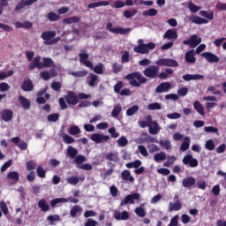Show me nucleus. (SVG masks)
<instances>
[{"mask_svg": "<svg viewBox=\"0 0 226 226\" xmlns=\"http://www.w3.org/2000/svg\"><path fill=\"white\" fill-rule=\"evenodd\" d=\"M156 65H149L143 71V75L147 79H158V73H160V66H171L176 68L179 66L177 61L170 58H161L155 62Z\"/></svg>", "mask_w": 226, "mask_h": 226, "instance_id": "1", "label": "nucleus"}, {"mask_svg": "<svg viewBox=\"0 0 226 226\" xmlns=\"http://www.w3.org/2000/svg\"><path fill=\"white\" fill-rule=\"evenodd\" d=\"M58 103L62 110H66L68 105H77L79 103V97L73 91H68L67 94L58 99Z\"/></svg>", "mask_w": 226, "mask_h": 226, "instance_id": "2", "label": "nucleus"}, {"mask_svg": "<svg viewBox=\"0 0 226 226\" xmlns=\"http://www.w3.org/2000/svg\"><path fill=\"white\" fill-rule=\"evenodd\" d=\"M126 80H129L130 86L132 87H140L142 84L147 82V79L139 72H133L125 76Z\"/></svg>", "mask_w": 226, "mask_h": 226, "instance_id": "3", "label": "nucleus"}, {"mask_svg": "<svg viewBox=\"0 0 226 226\" xmlns=\"http://www.w3.org/2000/svg\"><path fill=\"white\" fill-rule=\"evenodd\" d=\"M138 46L133 48L134 52L137 54H149L150 50H154L156 49V44L154 42H148V43H144L143 39H139L138 41Z\"/></svg>", "mask_w": 226, "mask_h": 226, "instance_id": "4", "label": "nucleus"}, {"mask_svg": "<svg viewBox=\"0 0 226 226\" xmlns=\"http://www.w3.org/2000/svg\"><path fill=\"white\" fill-rule=\"evenodd\" d=\"M135 200H140V193L133 192L125 196V198L121 200L120 206H126V204H135Z\"/></svg>", "mask_w": 226, "mask_h": 226, "instance_id": "5", "label": "nucleus"}, {"mask_svg": "<svg viewBox=\"0 0 226 226\" xmlns=\"http://www.w3.org/2000/svg\"><path fill=\"white\" fill-rule=\"evenodd\" d=\"M202 39L199 38L197 34L192 35L188 40L183 41L184 45H190L191 49H195L198 45H200Z\"/></svg>", "mask_w": 226, "mask_h": 226, "instance_id": "6", "label": "nucleus"}, {"mask_svg": "<svg viewBox=\"0 0 226 226\" xmlns=\"http://www.w3.org/2000/svg\"><path fill=\"white\" fill-rule=\"evenodd\" d=\"M182 162L184 165H189V167H192V169H195V167H199V161L193 158V155L192 154H186L185 156H184Z\"/></svg>", "mask_w": 226, "mask_h": 226, "instance_id": "7", "label": "nucleus"}, {"mask_svg": "<svg viewBox=\"0 0 226 226\" xmlns=\"http://www.w3.org/2000/svg\"><path fill=\"white\" fill-rule=\"evenodd\" d=\"M91 140L95 142V144H102V142H107V140H110V137L109 135L94 133L91 135Z\"/></svg>", "mask_w": 226, "mask_h": 226, "instance_id": "8", "label": "nucleus"}, {"mask_svg": "<svg viewBox=\"0 0 226 226\" xmlns=\"http://www.w3.org/2000/svg\"><path fill=\"white\" fill-rule=\"evenodd\" d=\"M38 0H20L17 5L15 6V11H20V10H24L26 6H31V4H34Z\"/></svg>", "mask_w": 226, "mask_h": 226, "instance_id": "9", "label": "nucleus"}, {"mask_svg": "<svg viewBox=\"0 0 226 226\" xmlns=\"http://www.w3.org/2000/svg\"><path fill=\"white\" fill-rule=\"evenodd\" d=\"M79 63H82L84 66H86L87 68H93V62L87 60L89 59V54L79 53Z\"/></svg>", "mask_w": 226, "mask_h": 226, "instance_id": "10", "label": "nucleus"}, {"mask_svg": "<svg viewBox=\"0 0 226 226\" xmlns=\"http://www.w3.org/2000/svg\"><path fill=\"white\" fill-rule=\"evenodd\" d=\"M113 216L115 218V220H118V221H124V220H128L130 218V214L128 213V211H119V210H115Z\"/></svg>", "mask_w": 226, "mask_h": 226, "instance_id": "11", "label": "nucleus"}, {"mask_svg": "<svg viewBox=\"0 0 226 226\" xmlns=\"http://www.w3.org/2000/svg\"><path fill=\"white\" fill-rule=\"evenodd\" d=\"M208 63H220V57L211 52H204L201 54Z\"/></svg>", "mask_w": 226, "mask_h": 226, "instance_id": "12", "label": "nucleus"}, {"mask_svg": "<svg viewBox=\"0 0 226 226\" xmlns=\"http://www.w3.org/2000/svg\"><path fill=\"white\" fill-rule=\"evenodd\" d=\"M171 86L170 82H162L155 87V93H169Z\"/></svg>", "mask_w": 226, "mask_h": 226, "instance_id": "13", "label": "nucleus"}, {"mask_svg": "<svg viewBox=\"0 0 226 226\" xmlns=\"http://www.w3.org/2000/svg\"><path fill=\"white\" fill-rule=\"evenodd\" d=\"M105 158H106V160H108V162H110V163H112V162H113V163H119V162H120L119 154L117 152L107 153L105 154Z\"/></svg>", "mask_w": 226, "mask_h": 226, "instance_id": "14", "label": "nucleus"}, {"mask_svg": "<svg viewBox=\"0 0 226 226\" xmlns=\"http://www.w3.org/2000/svg\"><path fill=\"white\" fill-rule=\"evenodd\" d=\"M34 68H38L39 70H42V63L41 56H37L34 58L33 62L29 64V70H34Z\"/></svg>", "mask_w": 226, "mask_h": 226, "instance_id": "15", "label": "nucleus"}, {"mask_svg": "<svg viewBox=\"0 0 226 226\" xmlns=\"http://www.w3.org/2000/svg\"><path fill=\"white\" fill-rule=\"evenodd\" d=\"M163 38L165 40H177L178 38V35H177V30L176 29H168L164 35H163Z\"/></svg>", "mask_w": 226, "mask_h": 226, "instance_id": "16", "label": "nucleus"}, {"mask_svg": "<svg viewBox=\"0 0 226 226\" xmlns=\"http://www.w3.org/2000/svg\"><path fill=\"white\" fill-rule=\"evenodd\" d=\"M195 177H187L182 180V185L184 188H192V186H195Z\"/></svg>", "mask_w": 226, "mask_h": 226, "instance_id": "17", "label": "nucleus"}, {"mask_svg": "<svg viewBox=\"0 0 226 226\" xmlns=\"http://www.w3.org/2000/svg\"><path fill=\"white\" fill-rule=\"evenodd\" d=\"M18 100L24 110H29L31 109V101H29V99L24 97L23 95H19Z\"/></svg>", "mask_w": 226, "mask_h": 226, "instance_id": "18", "label": "nucleus"}, {"mask_svg": "<svg viewBox=\"0 0 226 226\" xmlns=\"http://www.w3.org/2000/svg\"><path fill=\"white\" fill-rule=\"evenodd\" d=\"M182 79L185 80V82H190V80H202L204 79V75L202 74H185L182 76Z\"/></svg>", "mask_w": 226, "mask_h": 226, "instance_id": "19", "label": "nucleus"}, {"mask_svg": "<svg viewBox=\"0 0 226 226\" xmlns=\"http://www.w3.org/2000/svg\"><path fill=\"white\" fill-rule=\"evenodd\" d=\"M1 119L4 121L5 123H8V121H11L13 119V111L11 109H4L2 111Z\"/></svg>", "mask_w": 226, "mask_h": 226, "instance_id": "20", "label": "nucleus"}, {"mask_svg": "<svg viewBox=\"0 0 226 226\" xmlns=\"http://www.w3.org/2000/svg\"><path fill=\"white\" fill-rule=\"evenodd\" d=\"M185 59L186 63L193 64L197 61V58L195 57V49H191L185 53Z\"/></svg>", "mask_w": 226, "mask_h": 226, "instance_id": "21", "label": "nucleus"}, {"mask_svg": "<svg viewBox=\"0 0 226 226\" xmlns=\"http://www.w3.org/2000/svg\"><path fill=\"white\" fill-rule=\"evenodd\" d=\"M21 89H22V91H26V92L33 91L34 89L33 81H31V79H29L23 81V83L21 85Z\"/></svg>", "mask_w": 226, "mask_h": 226, "instance_id": "22", "label": "nucleus"}, {"mask_svg": "<svg viewBox=\"0 0 226 226\" xmlns=\"http://www.w3.org/2000/svg\"><path fill=\"white\" fill-rule=\"evenodd\" d=\"M148 130L151 135H157V133H160V124H158V122L154 121L152 124H150Z\"/></svg>", "mask_w": 226, "mask_h": 226, "instance_id": "23", "label": "nucleus"}, {"mask_svg": "<svg viewBox=\"0 0 226 226\" xmlns=\"http://www.w3.org/2000/svg\"><path fill=\"white\" fill-rule=\"evenodd\" d=\"M121 177L124 181H129L130 183L135 182V178L132 176V173L128 170H124L121 173Z\"/></svg>", "mask_w": 226, "mask_h": 226, "instance_id": "24", "label": "nucleus"}, {"mask_svg": "<svg viewBox=\"0 0 226 226\" xmlns=\"http://www.w3.org/2000/svg\"><path fill=\"white\" fill-rule=\"evenodd\" d=\"M56 31H45L41 34V38L44 40V41H50L52 38H56Z\"/></svg>", "mask_w": 226, "mask_h": 226, "instance_id": "25", "label": "nucleus"}, {"mask_svg": "<svg viewBox=\"0 0 226 226\" xmlns=\"http://www.w3.org/2000/svg\"><path fill=\"white\" fill-rule=\"evenodd\" d=\"M172 73H174V70L168 68L165 70V72H157V79L166 80V79H169V75H172Z\"/></svg>", "mask_w": 226, "mask_h": 226, "instance_id": "26", "label": "nucleus"}, {"mask_svg": "<svg viewBox=\"0 0 226 226\" xmlns=\"http://www.w3.org/2000/svg\"><path fill=\"white\" fill-rule=\"evenodd\" d=\"M189 20L192 22L193 24L202 25V24H207L209 21L204 18H200L199 16H191L189 18Z\"/></svg>", "mask_w": 226, "mask_h": 226, "instance_id": "27", "label": "nucleus"}, {"mask_svg": "<svg viewBox=\"0 0 226 226\" xmlns=\"http://www.w3.org/2000/svg\"><path fill=\"white\" fill-rule=\"evenodd\" d=\"M38 207H40L41 211L43 213H47V211L50 210V206L47 203L45 199H41L38 201Z\"/></svg>", "mask_w": 226, "mask_h": 226, "instance_id": "28", "label": "nucleus"}, {"mask_svg": "<svg viewBox=\"0 0 226 226\" xmlns=\"http://www.w3.org/2000/svg\"><path fill=\"white\" fill-rule=\"evenodd\" d=\"M109 4H110L109 1H100V2H94V3L89 4L87 5V8L89 10H93L94 8H99V6H109Z\"/></svg>", "mask_w": 226, "mask_h": 226, "instance_id": "29", "label": "nucleus"}, {"mask_svg": "<svg viewBox=\"0 0 226 226\" xmlns=\"http://www.w3.org/2000/svg\"><path fill=\"white\" fill-rule=\"evenodd\" d=\"M7 179H10L15 184L19 182V179H20V175L17 171H11L7 174Z\"/></svg>", "mask_w": 226, "mask_h": 226, "instance_id": "30", "label": "nucleus"}, {"mask_svg": "<svg viewBox=\"0 0 226 226\" xmlns=\"http://www.w3.org/2000/svg\"><path fill=\"white\" fill-rule=\"evenodd\" d=\"M182 207L181 200H177L174 204L172 202L170 203L169 211H179Z\"/></svg>", "mask_w": 226, "mask_h": 226, "instance_id": "31", "label": "nucleus"}, {"mask_svg": "<svg viewBox=\"0 0 226 226\" xmlns=\"http://www.w3.org/2000/svg\"><path fill=\"white\" fill-rule=\"evenodd\" d=\"M154 160L156 163H160V162L167 160V154L165 152L157 153L154 155Z\"/></svg>", "mask_w": 226, "mask_h": 226, "instance_id": "32", "label": "nucleus"}, {"mask_svg": "<svg viewBox=\"0 0 226 226\" xmlns=\"http://www.w3.org/2000/svg\"><path fill=\"white\" fill-rule=\"evenodd\" d=\"M79 154V150H77V148L69 146L67 147V156H69V158H75L77 155Z\"/></svg>", "mask_w": 226, "mask_h": 226, "instance_id": "33", "label": "nucleus"}, {"mask_svg": "<svg viewBox=\"0 0 226 226\" xmlns=\"http://www.w3.org/2000/svg\"><path fill=\"white\" fill-rule=\"evenodd\" d=\"M54 66V60L50 57L42 58V69L43 68H52Z\"/></svg>", "mask_w": 226, "mask_h": 226, "instance_id": "34", "label": "nucleus"}, {"mask_svg": "<svg viewBox=\"0 0 226 226\" xmlns=\"http://www.w3.org/2000/svg\"><path fill=\"white\" fill-rule=\"evenodd\" d=\"M88 79V86L90 87H94V85L98 81V75L90 73L89 76L87 77Z\"/></svg>", "mask_w": 226, "mask_h": 226, "instance_id": "35", "label": "nucleus"}, {"mask_svg": "<svg viewBox=\"0 0 226 226\" xmlns=\"http://www.w3.org/2000/svg\"><path fill=\"white\" fill-rule=\"evenodd\" d=\"M64 24H78L80 22V17L79 16H73L71 18L64 19L63 20Z\"/></svg>", "mask_w": 226, "mask_h": 226, "instance_id": "36", "label": "nucleus"}, {"mask_svg": "<svg viewBox=\"0 0 226 226\" xmlns=\"http://www.w3.org/2000/svg\"><path fill=\"white\" fill-rule=\"evenodd\" d=\"M107 167H109V169L105 171L104 177H109V176H112V174H114V167H116V164L114 162H108Z\"/></svg>", "mask_w": 226, "mask_h": 226, "instance_id": "37", "label": "nucleus"}, {"mask_svg": "<svg viewBox=\"0 0 226 226\" xmlns=\"http://www.w3.org/2000/svg\"><path fill=\"white\" fill-rule=\"evenodd\" d=\"M122 110L123 108L121 107V104H117L111 111V117L117 118L119 117V114H121Z\"/></svg>", "mask_w": 226, "mask_h": 226, "instance_id": "38", "label": "nucleus"}, {"mask_svg": "<svg viewBox=\"0 0 226 226\" xmlns=\"http://www.w3.org/2000/svg\"><path fill=\"white\" fill-rule=\"evenodd\" d=\"M111 31L115 34H128V33H130V31H132V29L118 27V28H113V30H111Z\"/></svg>", "mask_w": 226, "mask_h": 226, "instance_id": "39", "label": "nucleus"}, {"mask_svg": "<svg viewBox=\"0 0 226 226\" xmlns=\"http://www.w3.org/2000/svg\"><path fill=\"white\" fill-rule=\"evenodd\" d=\"M193 107L200 116H204V106H202L200 102L199 101L194 102Z\"/></svg>", "mask_w": 226, "mask_h": 226, "instance_id": "40", "label": "nucleus"}, {"mask_svg": "<svg viewBox=\"0 0 226 226\" xmlns=\"http://www.w3.org/2000/svg\"><path fill=\"white\" fill-rule=\"evenodd\" d=\"M47 18L50 22H57V20L61 19V16H59L54 11H51L48 13Z\"/></svg>", "mask_w": 226, "mask_h": 226, "instance_id": "41", "label": "nucleus"}, {"mask_svg": "<svg viewBox=\"0 0 226 226\" xmlns=\"http://www.w3.org/2000/svg\"><path fill=\"white\" fill-rule=\"evenodd\" d=\"M200 15L205 19H207L208 20H213L215 19V12L213 11L207 12L206 11H200Z\"/></svg>", "mask_w": 226, "mask_h": 226, "instance_id": "42", "label": "nucleus"}, {"mask_svg": "<svg viewBox=\"0 0 226 226\" xmlns=\"http://www.w3.org/2000/svg\"><path fill=\"white\" fill-rule=\"evenodd\" d=\"M159 144L162 147H163V149H166L167 151L172 149V145L170 144V140L169 139L160 140Z\"/></svg>", "mask_w": 226, "mask_h": 226, "instance_id": "43", "label": "nucleus"}, {"mask_svg": "<svg viewBox=\"0 0 226 226\" xmlns=\"http://www.w3.org/2000/svg\"><path fill=\"white\" fill-rule=\"evenodd\" d=\"M190 148V139L188 137H185L184 139V142L180 146L181 151H188Z\"/></svg>", "mask_w": 226, "mask_h": 226, "instance_id": "44", "label": "nucleus"}, {"mask_svg": "<svg viewBox=\"0 0 226 226\" xmlns=\"http://www.w3.org/2000/svg\"><path fill=\"white\" fill-rule=\"evenodd\" d=\"M80 211H82V207L79 205H75L70 211L72 218H75V216H77V213H80Z\"/></svg>", "mask_w": 226, "mask_h": 226, "instance_id": "45", "label": "nucleus"}, {"mask_svg": "<svg viewBox=\"0 0 226 226\" xmlns=\"http://www.w3.org/2000/svg\"><path fill=\"white\" fill-rule=\"evenodd\" d=\"M67 200H65L64 198H56L50 201V206L51 207H56L57 204L64 203Z\"/></svg>", "mask_w": 226, "mask_h": 226, "instance_id": "46", "label": "nucleus"}, {"mask_svg": "<svg viewBox=\"0 0 226 226\" xmlns=\"http://www.w3.org/2000/svg\"><path fill=\"white\" fill-rule=\"evenodd\" d=\"M80 128L79 125H72L69 128V134L70 135H79Z\"/></svg>", "mask_w": 226, "mask_h": 226, "instance_id": "47", "label": "nucleus"}, {"mask_svg": "<svg viewBox=\"0 0 226 226\" xmlns=\"http://www.w3.org/2000/svg\"><path fill=\"white\" fill-rule=\"evenodd\" d=\"M134 213L139 216V218H144L146 216V210L142 208V207H136Z\"/></svg>", "mask_w": 226, "mask_h": 226, "instance_id": "48", "label": "nucleus"}, {"mask_svg": "<svg viewBox=\"0 0 226 226\" xmlns=\"http://www.w3.org/2000/svg\"><path fill=\"white\" fill-rule=\"evenodd\" d=\"M63 142H64V144H73V142H75V139L68 134H64Z\"/></svg>", "mask_w": 226, "mask_h": 226, "instance_id": "49", "label": "nucleus"}, {"mask_svg": "<svg viewBox=\"0 0 226 226\" xmlns=\"http://www.w3.org/2000/svg\"><path fill=\"white\" fill-rule=\"evenodd\" d=\"M188 8L192 13H197V11L200 10V7L199 5H195L192 2L188 4Z\"/></svg>", "mask_w": 226, "mask_h": 226, "instance_id": "50", "label": "nucleus"}, {"mask_svg": "<svg viewBox=\"0 0 226 226\" xmlns=\"http://www.w3.org/2000/svg\"><path fill=\"white\" fill-rule=\"evenodd\" d=\"M167 160L168 161L163 163L164 167H170V165H173L177 159L176 156L169 155Z\"/></svg>", "mask_w": 226, "mask_h": 226, "instance_id": "51", "label": "nucleus"}, {"mask_svg": "<svg viewBox=\"0 0 226 226\" xmlns=\"http://www.w3.org/2000/svg\"><path fill=\"white\" fill-rule=\"evenodd\" d=\"M72 77L76 79H80L82 77H86L87 75V71H79V72H72Z\"/></svg>", "mask_w": 226, "mask_h": 226, "instance_id": "52", "label": "nucleus"}, {"mask_svg": "<svg viewBox=\"0 0 226 226\" xmlns=\"http://www.w3.org/2000/svg\"><path fill=\"white\" fill-rule=\"evenodd\" d=\"M148 110H162V105L158 102L150 103L147 106Z\"/></svg>", "mask_w": 226, "mask_h": 226, "instance_id": "53", "label": "nucleus"}, {"mask_svg": "<svg viewBox=\"0 0 226 226\" xmlns=\"http://www.w3.org/2000/svg\"><path fill=\"white\" fill-rule=\"evenodd\" d=\"M137 112H139V106L138 105L132 106L131 108H129L126 110L127 116H133V114H135Z\"/></svg>", "mask_w": 226, "mask_h": 226, "instance_id": "54", "label": "nucleus"}, {"mask_svg": "<svg viewBox=\"0 0 226 226\" xmlns=\"http://www.w3.org/2000/svg\"><path fill=\"white\" fill-rule=\"evenodd\" d=\"M68 185H72L73 186L79 185V177H71L66 179Z\"/></svg>", "mask_w": 226, "mask_h": 226, "instance_id": "55", "label": "nucleus"}, {"mask_svg": "<svg viewBox=\"0 0 226 226\" xmlns=\"http://www.w3.org/2000/svg\"><path fill=\"white\" fill-rule=\"evenodd\" d=\"M47 119L50 123H56V121H59V113L50 114L48 116Z\"/></svg>", "mask_w": 226, "mask_h": 226, "instance_id": "56", "label": "nucleus"}, {"mask_svg": "<svg viewBox=\"0 0 226 226\" xmlns=\"http://www.w3.org/2000/svg\"><path fill=\"white\" fill-rule=\"evenodd\" d=\"M36 162L31 160L26 163V170H34L36 169Z\"/></svg>", "mask_w": 226, "mask_h": 226, "instance_id": "57", "label": "nucleus"}, {"mask_svg": "<svg viewBox=\"0 0 226 226\" xmlns=\"http://www.w3.org/2000/svg\"><path fill=\"white\" fill-rule=\"evenodd\" d=\"M74 162L76 163V165H82V163H84V162H86V156L84 155H78L76 157H74Z\"/></svg>", "mask_w": 226, "mask_h": 226, "instance_id": "58", "label": "nucleus"}, {"mask_svg": "<svg viewBox=\"0 0 226 226\" xmlns=\"http://www.w3.org/2000/svg\"><path fill=\"white\" fill-rule=\"evenodd\" d=\"M205 147L207 149V151H214L215 149V142L213 139H208L205 143Z\"/></svg>", "mask_w": 226, "mask_h": 226, "instance_id": "59", "label": "nucleus"}, {"mask_svg": "<svg viewBox=\"0 0 226 226\" xmlns=\"http://www.w3.org/2000/svg\"><path fill=\"white\" fill-rule=\"evenodd\" d=\"M37 176L38 177L44 178L47 176V171L43 170V167L38 166L37 167Z\"/></svg>", "mask_w": 226, "mask_h": 226, "instance_id": "60", "label": "nucleus"}, {"mask_svg": "<svg viewBox=\"0 0 226 226\" xmlns=\"http://www.w3.org/2000/svg\"><path fill=\"white\" fill-rule=\"evenodd\" d=\"M138 149H139L140 154H142V156H145V157L149 156V153L147 152V149L146 148L145 146L139 145L138 147Z\"/></svg>", "mask_w": 226, "mask_h": 226, "instance_id": "61", "label": "nucleus"}, {"mask_svg": "<svg viewBox=\"0 0 226 226\" xmlns=\"http://www.w3.org/2000/svg\"><path fill=\"white\" fill-rule=\"evenodd\" d=\"M0 209L2 211V213H4V215H8L9 211H8V205H6V202L4 201H0Z\"/></svg>", "mask_w": 226, "mask_h": 226, "instance_id": "62", "label": "nucleus"}, {"mask_svg": "<svg viewBox=\"0 0 226 226\" xmlns=\"http://www.w3.org/2000/svg\"><path fill=\"white\" fill-rule=\"evenodd\" d=\"M94 73L98 75H102L103 73V64H99L94 67Z\"/></svg>", "mask_w": 226, "mask_h": 226, "instance_id": "63", "label": "nucleus"}, {"mask_svg": "<svg viewBox=\"0 0 226 226\" xmlns=\"http://www.w3.org/2000/svg\"><path fill=\"white\" fill-rule=\"evenodd\" d=\"M137 13V10H132V11H125L124 12V17H125V19H132V17H133L134 15H136Z\"/></svg>", "mask_w": 226, "mask_h": 226, "instance_id": "64", "label": "nucleus"}]
</instances>
